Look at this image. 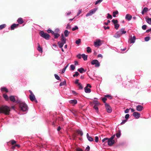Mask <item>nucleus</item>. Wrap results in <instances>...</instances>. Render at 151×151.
I'll return each mask as SVG.
<instances>
[{"instance_id":"2f4dec72","label":"nucleus","mask_w":151,"mask_h":151,"mask_svg":"<svg viewBox=\"0 0 151 151\" xmlns=\"http://www.w3.org/2000/svg\"><path fill=\"white\" fill-rule=\"evenodd\" d=\"M118 14V12L117 11H114L113 12V16L114 17H116V14Z\"/></svg>"},{"instance_id":"4468645a","label":"nucleus","mask_w":151,"mask_h":151,"mask_svg":"<svg viewBox=\"0 0 151 151\" xmlns=\"http://www.w3.org/2000/svg\"><path fill=\"white\" fill-rule=\"evenodd\" d=\"M143 109V107L140 105H138L136 106V109L138 111H142Z\"/></svg>"},{"instance_id":"680f3d73","label":"nucleus","mask_w":151,"mask_h":151,"mask_svg":"<svg viewBox=\"0 0 151 151\" xmlns=\"http://www.w3.org/2000/svg\"><path fill=\"white\" fill-rule=\"evenodd\" d=\"M16 141L14 140L11 141V143L12 145H14L16 143Z\"/></svg>"},{"instance_id":"c9c22d12","label":"nucleus","mask_w":151,"mask_h":151,"mask_svg":"<svg viewBox=\"0 0 151 151\" xmlns=\"http://www.w3.org/2000/svg\"><path fill=\"white\" fill-rule=\"evenodd\" d=\"M121 132L120 130L119 131V132H117L116 134V137H117L119 138L121 135Z\"/></svg>"},{"instance_id":"1a4fd4ad","label":"nucleus","mask_w":151,"mask_h":151,"mask_svg":"<svg viewBox=\"0 0 151 151\" xmlns=\"http://www.w3.org/2000/svg\"><path fill=\"white\" fill-rule=\"evenodd\" d=\"M29 97L30 100L32 101H33L35 100V101L36 103L37 102V101L35 97L34 94L30 95Z\"/></svg>"},{"instance_id":"5fc2aeb1","label":"nucleus","mask_w":151,"mask_h":151,"mask_svg":"<svg viewBox=\"0 0 151 151\" xmlns=\"http://www.w3.org/2000/svg\"><path fill=\"white\" fill-rule=\"evenodd\" d=\"M129 114H126L125 116V118L127 120L129 118Z\"/></svg>"},{"instance_id":"473e14b6","label":"nucleus","mask_w":151,"mask_h":151,"mask_svg":"<svg viewBox=\"0 0 151 151\" xmlns=\"http://www.w3.org/2000/svg\"><path fill=\"white\" fill-rule=\"evenodd\" d=\"M87 52L88 53H90L91 52V49L90 47H87Z\"/></svg>"},{"instance_id":"79ce46f5","label":"nucleus","mask_w":151,"mask_h":151,"mask_svg":"<svg viewBox=\"0 0 151 151\" xmlns=\"http://www.w3.org/2000/svg\"><path fill=\"white\" fill-rule=\"evenodd\" d=\"M17 104L19 103V105L21 103L23 102V101H21L20 99H17L16 100H15Z\"/></svg>"},{"instance_id":"ddd939ff","label":"nucleus","mask_w":151,"mask_h":151,"mask_svg":"<svg viewBox=\"0 0 151 151\" xmlns=\"http://www.w3.org/2000/svg\"><path fill=\"white\" fill-rule=\"evenodd\" d=\"M69 102L70 103L73 105H75L77 103V101L76 99L71 100L69 101Z\"/></svg>"},{"instance_id":"338daca9","label":"nucleus","mask_w":151,"mask_h":151,"mask_svg":"<svg viewBox=\"0 0 151 151\" xmlns=\"http://www.w3.org/2000/svg\"><path fill=\"white\" fill-rule=\"evenodd\" d=\"M78 81H79V80L78 79H76L75 81V83L76 84H77V85H78V84H79L80 83H78Z\"/></svg>"},{"instance_id":"c03bdc74","label":"nucleus","mask_w":151,"mask_h":151,"mask_svg":"<svg viewBox=\"0 0 151 151\" xmlns=\"http://www.w3.org/2000/svg\"><path fill=\"white\" fill-rule=\"evenodd\" d=\"M79 74L78 72H76L73 75V76L74 77L77 76L79 75Z\"/></svg>"},{"instance_id":"052dcab7","label":"nucleus","mask_w":151,"mask_h":151,"mask_svg":"<svg viewBox=\"0 0 151 151\" xmlns=\"http://www.w3.org/2000/svg\"><path fill=\"white\" fill-rule=\"evenodd\" d=\"M142 10L145 13L147 11L148 9L147 7H145Z\"/></svg>"},{"instance_id":"603ef678","label":"nucleus","mask_w":151,"mask_h":151,"mask_svg":"<svg viewBox=\"0 0 151 151\" xmlns=\"http://www.w3.org/2000/svg\"><path fill=\"white\" fill-rule=\"evenodd\" d=\"M147 28V26L146 25H143L142 26V29L143 30H145Z\"/></svg>"},{"instance_id":"a211bd4d","label":"nucleus","mask_w":151,"mask_h":151,"mask_svg":"<svg viewBox=\"0 0 151 151\" xmlns=\"http://www.w3.org/2000/svg\"><path fill=\"white\" fill-rule=\"evenodd\" d=\"M132 18V16L130 15L129 14H126L125 17V19L128 20V21L130 20Z\"/></svg>"},{"instance_id":"13d9d810","label":"nucleus","mask_w":151,"mask_h":151,"mask_svg":"<svg viewBox=\"0 0 151 151\" xmlns=\"http://www.w3.org/2000/svg\"><path fill=\"white\" fill-rule=\"evenodd\" d=\"M127 121V120L126 119L122 121V122L120 124L122 125L124 124Z\"/></svg>"},{"instance_id":"20e7f679","label":"nucleus","mask_w":151,"mask_h":151,"mask_svg":"<svg viewBox=\"0 0 151 151\" xmlns=\"http://www.w3.org/2000/svg\"><path fill=\"white\" fill-rule=\"evenodd\" d=\"M97 9V8H95L94 9L90 10L88 13L86 15V17L90 16L92 15L93 14L95 13L96 12Z\"/></svg>"},{"instance_id":"c85d7f7f","label":"nucleus","mask_w":151,"mask_h":151,"mask_svg":"<svg viewBox=\"0 0 151 151\" xmlns=\"http://www.w3.org/2000/svg\"><path fill=\"white\" fill-rule=\"evenodd\" d=\"M59 47L60 48H61L63 47V45H64V44H63V43H62V42H58V43Z\"/></svg>"},{"instance_id":"a878e982","label":"nucleus","mask_w":151,"mask_h":151,"mask_svg":"<svg viewBox=\"0 0 151 151\" xmlns=\"http://www.w3.org/2000/svg\"><path fill=\"white\" fill-rule=\"evenodd\" d=\"M81 56L82 57V58H83V59L84 60H87L88 57L87 55H85L84 54H83Z\"/></svg>"},{"instance_id":"09e8293b","label":"nucleus","mask_w":151,"mask_h":151,"mask_svg":"<svg viewBox=\"0 0 151 151\" xmlns=\"http://www.w3.org/2000/svg\"><path fill=\"white\" fill-rule=\"evenodd\" d=\"M71 70H73L75 68V66L73 65H71L70 66Z\"/></svg>"},{"instance_id":"69168bd1","label":"nucleus","mask_w":151,"mask_h":151,"mask_svg":"<svg viewBox=\"0 0 151 151\" xmlns=\"http://www.w3.org/2000/svg\"><path fill=\"white\" fill-rule=\"evenodd\" d=\"M71 28V26L69 24H67L66 25V28L67 29H70Z\"/></svg>"},{"instance_id":"8fccbe9b","label":"nucleus","mask_w":151,"mask_h":151,"mask_svg":"<svg viewBox=\"0 0 151 151\" xmlns=\"http://www.w3.org/2000/svg\"><path fill=\"white\" fill-rule=\"evenodd\" d=\"M150 39V37H146L145 38V41H148Z\"/></svg>"},{"instance_id":"0eeeda50","label":"nucleus","mask_w":151,"mask_h":151,"mask_svg":"<svg viewBox=\"0 0 151 151\" xmlns=\"http://www.w3.org/2000/svg\"><path fill=\"white\" fill-rule=\"evenodd\" d=\"M105 106L107 111L109 113L111 112L112 111L111 108L109 105L107 103H105Z\"/></svg>"},{"instance_id":"58836bf2","label":"nucleus","mask_w":151,"mask_h":151,"mask_svg":"<svg viewBox=\"0 0 151 151\" xmlns=\"http://www.w3.org/2000/svg\"><path fill=\"white\" fill-rule=\"evenodd\" d=\"M77 133L78 134H79L81 136H82L83 135V132L81 131V130L78 131Z\"/></svg>"},{"instance_id":"f8f14e48","label":"nucleus","mask_w":151,"mask_h":151,"mask_svg":"<svg viewBox=\"0 0 151 151\" xmlns=\"http://www.w3.org/2000/svg\"><path fill=\"white\" fill-rule=\"evenodd\" d=\"M121 35L120 33V32L119 31L117 32L114 36V37L116 38H119Z\"/></svg>"},{"instance_id":"ea45409f","label":"nucleus","mask_w":151,"mask_h":151,"mask_svg":"<svg viewBox=\"0 0 151 151\" xmlns=\"http://www.w3.org/2000/svg\"><path fill=\"white\" fill-rule=\"evenodd\" d=\"M54 76L55 77V78L57 79V80H59L60 79V77L58 76L56 74H55L54 75Z\"/></svg>"},{"instance_id":"7c9ffc66","label":"nucleus","mask_w":151,"mask_h":151,"mask_svg":"<svg viewBox=\"0 0 151 151\" xmlns=\"http://www.w3.org/2000/svg\"><path fill=\"white\" fill-rule=\"evenodd\" d=\"M54 35V38L55 39L57 38L60 35L57 33H54L53 34Z\"/></svg>"},{"instance_id":"39448f33","label":"nucleus","mask_w":151,"mask_h":151,"mask_svg":"<svg viewBox=\"0 0 151 151\" xmlns=\"http://www.w3.org/2000/svg\"><path fill=\"white\" fill-rule=\"evenodd\" d=\"M91 64L92 65H94L96 67H99L100 65V63L97 60H94L91 62Z\"/></svg>"},{"instance_id":"4be33fe9","label":"nucleus","mask_w":151,"mask_h":151,"mask_svg":"<svg viewBox=\"0 0 151 151\" xmlns=\"http://www.w3.org/2000/svg\"><path fill=\"white\" fill-rule=\"evenodd\" d=\"M84 90H85V92L86 93H90V92L91 91V89L89 88H88L86 87L84 88Z\"/></svg>"},{"instance_id":"4d7b16f0","label":"nucleus","mask_w":151,"mask_h":151,"mask_svg":"<svg viewBox=\"0 0 151 151\" xmlns=\"http://www.w3.org/2000/svg\"><path fill=\"white\" fill-rule=\"evenodd\" d=\"M107 99V98H106V97H104V98H102V101L105 104L106 103V101Z\"/></svg>"},{"instance_id":"cd10ccee","label":"nucleus","mask_w":151,"mask_h":151,"mask_svg":"<svg viewBox=\"0 0 151 151\" xmlns=\"http://www.w3.org/2000/svg\"><path fill=\"white\" fill-rule=\"evenodd\" d=\"M1 90L2 91H5L6 92H7L8 91V90L6 88V87H2L1 89Z\"/></svg>"},{"instance_id":"a18cd8bd","label":"nucleus","mask_w":151,"mask_h":151,"mask_svg":"<svg viewBox=\"0 0 151 151\" xmlns=\"http://www.w3.org/2000/svg\"><path fill=\"white\" fill-rule=\"evenodd\" d=\"M81 42V40L80 39H78L76 41V43L77 45H78Z\"/></svg>"},{"instance_id":"7ed1b4c3","label":"nucleus","mask_w":151,"mask_h":151,"mask_svg":"<svg viewBox=\"0 0 151 151\" xmlns=\"http://www.w3.org/2000/svg\"><path fill=\"white\" fill-rule=\"evenodd\" d=\"M40 36L47 40L49 39L50 35L47 33L44 32L43 31H41L40 32Z\"/></svg>"},{"instance_id":"6e6d98bb","label":"nucleus","mask_w":151,"mask_h":151,"mask_svg":"<svg viewBox=\"0 0 151 151\" xmlns=\"http://www.w3.org/2000/svg\"><path fill=\"white\" fill-rule=\"evenodd\" d=\"M93 108L94 109H95V110H96V111H98V107H97V106L96 105H95L94 107H93Z\"/></svg>"},{"instance_id":"c756f323","label":"nucleus","mask_w":151,"mask_h":151,"mask_svg":"<svg viewBox=\"0 0 151 151\" xmlns=\"http://www.w3.org/2000/svg\"><path fill=\"white\" fill-rule=\"evenodd\" d=\"M3 96L4 98L6 101H8L9 100V97L6 94H4L3 95Z\"/></svg>"},{"instance_id":"f257e3e1","label":"nucleus","mask_w":151,"mask_h":151,"mask_svg":"<svg viewBox=\"0 0 151 151\" xmlns=\"http://www.w3.org/2000/svg\"><path fill=\"white\" fill-rule=\"evenodd\" d=\"M0 110L1 112L8 115L10 111V109L9 107L7 106H4L0 109Z\"/></svg>"},{"instance_id":"2eb2a0df","label":"nucleus","mask_w":151,"mask_h":151,"mask_svg":"<svg viewBox=\"0 0 151 151\" xmlns=\"http://www.w3.org/2000/svg\"><path fill=\"white\" fill-rule=\"evenodd\" d=\"M61 41L60 42H62L63 44H64L66 43V39L63 36V35H61Z\"/></svg>"},{"instance_id":"774afa93","label":"nucleus","mask_w":151,"mask_h":151,"mask_svg":"<svg viewBox=\"0 0 151 151\" xmlns=\"http://www.w3.org/2000/svg\"><path fill=\"white\" fill-rule=\"evenodd\" d=\"M90 147L88 145L86 149V150L87 151H89L90 150Z\"/></svg>"},{"instance_id":"4c0bfd02","label":"nucleus","mask_w":151,"mask_h":151,"mask_svg":"<svg viewBox=\"0 0 151 151\" xmlns=\"http://www.w3.org/2000/svg\"><path fill=\"white\" fill-rule=\"evenodd\" d=\"M6 26V24H3L1 25H0V30L3 29V28H5V27Z\"/></svg>"},{"instance_id":"3c124183","label":"nucleus","mask_w":151,"mask_h":151,"mask_svg":"<svg viewBox=\"0 0 151 151\" xmlns=\"http://www.w3.org/2000/svg\"><path fill=\"white\" fill-rule=\"evenodd\" d=\"M78 29V27L77 26H75L74 27H73L72 28V30L73 31H75L76 29Z\"/></svg>"},{"instance_id":"9b49d317","label":"nucleus","mask_w":151,"mask_h":151,"mask_svg":"<svg viewBox=\"0 0 151 151\" xmlns=\"http://www.w3.org/2000/svg\"><path fill=\"white\" fill-rule=\"evenodd\" d=\"M135 40L136 37L134 36L129 40L128 42L131 44L135 42Z\"/></svg>"},{"instance_id":"864d4df0","label":"nucleus","mask_w":151,"mask_h":151,"mask_svg":"<svg viewBox=\"0 0 151 151\" xmlns=\"http://www.w3.org/2000/svg\"><path fill=\"white\" fill-rule=\"evenodd\" d=\"M78 86L79 88L81 89H82L83 88V87L82 86V85H81V83H80L78 84Z\"/></svg>"},{"instance_id":"a19ab883","label":"nucleus","mask_w":151,"mask_h":151,"mask_svg":"<svg viewBox=\"0 0 151 151\" xmlns=\"http://www.w3.org/2000/svg\"><path fill=\"white\" fill-rule=\"evenodd\" d=\"M103 0H98L96 1L95 3V5H97V4H100L101 2Z\"/></svg>"},{"instance_id":"5701e85b","label":"nucleus","mask_w":151,"mask_h":151,"mask_svg":"<svg viewBox=\"0 0 151 151\" xmlns=\"http://www.w3.org/2000/svg\"><path fill=\"white\" fill-rule=\"evenodd\" d=\"M9 99L10 101L14 102L15 101V99L14 96H11L9 97Z\"/></svg>"},{"instance_id":"e433bc0d","label":"nucleus","mask_w":151,"mask_h":151,"mask_svg":"<svg viewBox=\"0 0 151 151\" xmlns=\"http://www.w3.org/2000/svg\"><path fill=\"white\" fill-rule=\"evenodd\" d=\"M119 24H114V28L116 29H117L119 27Z\"/></svg>"},{"instance_id":"6ab92c4d","label":"nucleus","mask_w":151,"mask_h":151,"mask_svg":"<svg viewBox=\"0 0 151 151\" xmlns=\"http://www.w3.org/2000/svg\"><path fill=\"white\" fill-rule=\"evenodd\" d=\"M86 137L88 140L90 142H92L93 140V139L91 136H90L88 133L86 134Z\"/></svg>"},{"instance_id":"aec40b11","label":"nucleus","mask_w":151,"mask_h":151,"mask_svg":"<svg viewBox=\"0 0 151 151\" xmlns=\"http://www.w3.org/2000/svg\"><path fill=\"white\" fill-rule=\"evenodd\" d=\"M77 70L81 73H83V72H85L86 71V70H85L82 68H78Z\"/></svg>"},{"instance_id":"0e129e2a","label":"nucleus","mask_w":151,"mask_h":151,"mask_svg":"<svg viewBox=\"0 0 151 151\" xmlns=\"http://www.w3.org/2000/svg\"><path fill=\"white\" fill-rule=\"evenodd\" d=\"M129 109H126L124 111V113L126 114L128 113L129 112Z\"/></svg>"},{"instance_id":"de8ad7c7","label":"nucleus","mask_w":151,"mask_h":151,"mask_svg":"<svg viewBox=\"0 0 151 151\" xmlns=\"http://www.w3.org/2000/svg\"><path fill=\"white\" fill-rule=\"evenodd\" d=\"M107 19H111L112 18V16L109 13H108L107 14Z\"/></svg>"},{"instance_id":"9d476101","label":"nucleus","mask_w":151,"mask_h":151,"mask_svg":"<svg viewBox=\"0 0 151 151\" xmlns=\"http://www.w3.org/2000/svg\"><path fill=\"white\" fill-rule=\"evenodd\" d=\"M107 142V144L109 146H111L114 143V140H112L109 138Z\"/></svg>"},{"instance_id":"423d86ee","label":"nucleus","mask_w":151,"mask_h":151,"mask_svg":"<svg viewBox=\"0 0 151 151\" xmlns=\"http://www.w3.org/2000/svg\"><path fill=\"white\" fill-rule=\"evenodd\" d=\"M101 41L100 39L97 40L96 41L94 42V45L96 47H99L100 46L102 43L101 42Z\"/></svg>"},{"instance_id":"49530a36","label":"nucleus","mask_w":151,"mask_h":151,"mask_svg":"<svg viewBox=\"0 0 151 151\" xmlns=\"http://www.w3.org/2000/svg\"><path fill=\"white\" fill-rule=\"evenodd\" d=\"M47 32L48 33H51L52 34H54V32L50 29H48L47 30Z\"/></svg>"},{"instance_id":"dca6fc26","label":"nucleus","mask_w":151,"mask_h":151,"mask_svg":"<svg viewBox=\"0 0 151 151\" xmlns=\"http://www.w3.org/2000/svg\"><path fill=\"white\" fill-rule=\"evenodd\" d=\"M19 25V24H13L11 26V30H14L17 27H18Z\"/></svg>"},{"instance_id":"393cba45","label":"nucleus","mask_w":151,"mask_h":151,"mask_svg":"<svg viewBox=\"0 0 151 151\" xmlns=\"http://www.w3.org/2000/svg\"><path fill=\"white\" fill-rule=\"evenodd\" d=\"M38 45L37 49L40 53H42V48L40 47V44L39 43L38 44Z\"/></svg>"},{"instance_id":"72a5a7b5","label":"nucleus","mask_w":151,"mask_h":151,"mask_svg":"<svg viewBox=\"0 0 151 151\" xmlns=\"http://www.w3.org/2000/svg\"><path fill=\"white\" fill-rule=\"evenodd\" d=\"M147 22L149 24H151V18H148L146 20Z\"/></svg>"},{"instance_id":"b1692460","label":"nucleus","mask_w":151,"mask_h":151,"mask_svg":"<svg viewBox=\"0 0 151 151\" xmlns=\"http://www.w3.org/2000/svg\"><path fill=\"white\" fill-rule=\"evenodd\" d=\"M18 22L20 24H22L24 21L22 18H19L17 20Z\"/></svg>"},{"instance_id":"bf43d9fd","label":"nucleus","mask_w":151,"mask_h":151,"mask_svg":"<svg viewBox=\"0 0 151 151\" xmlns=\"http://www.w3.org/2000/svg\"><path fill=\"white\" fill-rule=\"evenodd\" d=\"M99 141V137L97 136H96L95 137V141L96 142H98Z\"/></svg>"},{"instance_id":"412c9836","label":"nucleus","mask_w":151,"mask_h":151,"mask_svg":"<svg viewBox=\"0 0 151 151\" xmlns=\"http://www.w3.org/2000/svg\"><path fill=\"white\" fill-rule=\"evenodd\" d=\"M124 28H122L119 31L120 32L121 35L122 34H124L127 32L126 31L124 30Z\"/></svg>"},{"instance_id":"6e6552de","label":"nucleus","mask_w":151,"mask_h":151,"mask_svg":"<svg viewBox=\"0 0 151 151\" xmlns=\"http://www.w3.org/2000/svg\"><path fill=\"white\" fill-rule=\"evenodd\" d=\"M133 115L136 119H138L140 117V114L138 112H134L133 114Z\"/></svg>"},{"instance_id":"f704fd0d","label":"nucleus","mask_w":151,"mask_h":151,"mask_svg":"<svg viewBox=\"0 0 151 151\" xmlns=\"http://www.w3.org/2000/svg\"><path fill=\"white\" fill-rule=\"evenodd\" d=\"M66 84V82L65 81H64L63 82L60 83L59 86H61L64 85H65Z\"/></svg>"},{"instance_id":"37998d69","label":"nucleus","mask_w":151,"mask_h":151,"mask_svg":"<svg viewBox=\"0 0 151 151\" xmlns=\"http://www.w3.org/2000/svg\"><path fill=\"white\" fill-rule=\"evenodd\" d=\"M111 21L114 24H117L118 22V21L117 20L113 19Z\"/></svg>"},{"instance_id":"f3484780","label":"nucleus","mask_w":151,"mask_h":151,"mask_svg":"<svg viewBox=\"0 0 151 151\" xmlns=\"http://www.w3.org/2000/svg\"><path fill=\"white\" fill-rule=\"evenodd\" d=\"M108 139L109 138H108L106 137L102 139V141L103 142H104V145L105 146H106L107 145V142L108 141Z\"/></svg>"},{"instance_id":"e2e57ef3","label":"nucleus","mask_w":151,"mask_h":151,"mask_svg":"<svg viewBox=\"0 0 151 151\" xmlns=\"http://www.w3.org/2000/svg\"><path fill=\"white\" fill-rule=\"evenodd\" d=\"M71 92V93L74 95H76L77 94V93L74 91H72Z\"/></svg>"},{"instance_id":"bb28decb","label":"nucleus","mask_w":151,"mask_h":151,"mask_svg":"<svg viewBox=\"0 0 151 151\" xmlns=\"http://www.w3.org/2000/svg\"><path fill=\"white\" fill-rule=\"evenodd\" d=\"M64 34L65 36L67 37L68 36L69 34V32H68V30H66L64 31Z\"/></svg>"},{"instance_id":"f03ea898","label":"nucleus","mask_w":151,"mask_h":151,"mask_svg":"<svg viewBox=\"0 0 151 151\" xmlns=\"http://www.w3.org/2000/svg\"><path fill=\"white\" fill-rule=\"evenodd\" d=\"M19 107L21 110L24 111H26L28 108L27 105L24 102L20 103Z\"/></svg>"}]
</instances>
